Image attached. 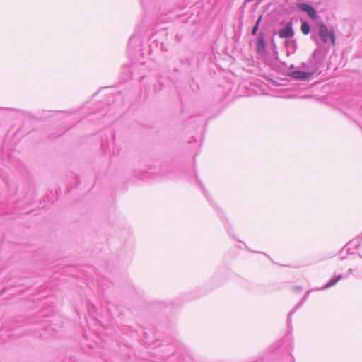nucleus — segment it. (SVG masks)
<instances>
[{"mask_svg":"<svg viewBox=\"0 0 362 362\" xmlns=\"http://www.w3.org/2000/svg\"><path fill=\"white\" fill-rule=\"evenodd\" d=\"M322 66L323 62L320 52L317 49H315L308 62L301 63L300 68L305 70L308 73H312L313 76Z\"/></svg>","mask_w":362,"mask_h":362,"instance_id":"nucleus-1","label":"nucleus"},{"mask_svg":"<svg viewBox=\"0 0 362 362\" xmlns=\"http://www.w3.org/2000/svg\"><path fill=\"white\" fill-rule=\"evenodd\" d=\"M319 27L318 30V36L320 38L321 41L326 44L329 40L331 41L332 45L335 43V35L334 31L331 29L329 30L327 26L323 23H320L317 24Z\"/></svg>","mask_w":362,"mask_h":362,"instance_id":"nucleus-2","label":"nucleus"},{"mask_svg":"<svg viewBox=\"0 0 362 362\" xmlns=\"http://www.w3.org/2000/svg\"><path fill=\"white\" fill-rule=\"evenodd\" d=\"M296 6L301 11L305 12L311 19H317V13L313 6L306 3L298 2Z\"/></svg>","mask_w":362,"mask_h":362,"instance_id":"nucleus-3","label":"nucleus"},{"mask_svg":"<svg viewBox=\"0 0 362 362\" xmlns=\"http://www.w3.org/2000/svg\"><path fill=\"white\" fill-rule=\"evenodd\" d=\"M288 76L294 80L306 81L312 78V73L302 70H296L288 73Z\"/></svg>","mask_w":362,"mask_h":362,"instance_id":"nucleus-4","label":"nucleus"},{"mask_svg":"<svg viewBox=\"0 0 362 362\" xmlns=\"http://www.w3.org/2000/svg\"><path fill=\"white\" fill-rule=\"evenodd\" d=\"M278 35L280 38L287 39L293 37L294 30L293 29V24L291 22H288L286 23V26L280 29L278 31Z\"/></svg>","mask_w":362,"mask_h":362,"instance_id":"nucleus-5","label":"nucleus"},{"mask_svg":"<svg viewBox=\"0 0 362 362\" xmlns=\"http://www.w3.org/2000/svg\"><path fill=\"white\" fill-rule=\"evenodd\" d=\"M266 42L263 33H260L258 35L257 42V52L259 54H263L265 52Z\"/></svg>","mask_w":362,"mask_h":362,"instance_id":"nucleus-6","label":"nucleus"},{"mask_svg":"<svg viewBox=\"0 0 362 362\" xmlns=\"http://www.w3.org/2000/svg\"><path fill=\"white\" fill-rule=\"evenodd\" d=\"M7 291H11L9 295H16V294L19 293L21 291L17 290L14 286L11 285L9 286H6L4 288H3L1 290V291L0 292V296H4V298H8V296H5V293Z\"/></svg>","mask_w":362,"mask_h":362,"instance_id":"nucleus-7","label":"nucleus"},{"mask_svg":"<svg viewBox=\"0 0 362 362\" xmlns=\"http://www.w3.org/2000/svg\"><path fill=\"white\" fill-rule=\"evenodd\" d=\"M344 277H347V276H344ZM344 278V276L342 275H338L337 276H334L332 278L329 282H327L322 288V289H327L333 286H334L339 281L342 279Z\"/></svg>","mask_w":362,"mask_h":362,"instance_id":"nucleus-8","label":"nucleus"},{"mask_svg":"<svg viewBox=\"0 0 362 362\" xmlns=\"http://www.w3.org/2000/svg\"><path fill=\"white\" fill-rule=\"evenodd\" d=\"M303 302L300 300L297 305H296L289 312L287 317V323L288 327H290L291 324V315L296 312V310L300 308L302 305Z\"/></svg>","mask_w":362,"mask_h":362,"instance_id":"nucleus-9","label":"nucleus"},{"mask_svg":"<svg viewBox=\"0 0 362 362\" xmlns=\"http://www.w3.org/2000/svg\"><path fill=\"white\" fill-rule=\"evenodd\" d=\"M303 302L300 300L297 305H296L289 312L287 317V323L288 327H290L291 324V315L296 312V310L300 308L302 305Z\"/></svg>","mask_w":362,"mask_h":362,"instance_id":"nucleus-10","label":"nucleus"},{"mask_svg":"<svg viewBox=\"0 0 362 362\" xmlns=\"http://www.w3.org/2000/svg\"><path fill=\"white\" fill-rule=\"evenodd\" d=\"M301 31L304 35H308L310 31V25L307 21H303L300 27Z\"/></svg>","mask_w":362,"mask_h":362,"instance_id":"nucleus-11","label":"nucleus"},{"mask_svg":"<svg viewBox=\"0 0 362 362\" xmlns=\"http://www.w3.org/2000/svg\"><path fill=\"white\" fill-rule=\"evenodd\" d=\"M136 43H139V39L136 36L133 35L129 40L128 46L129 47L132 46L134 48Z\"/></svg>","mask_w":362,"mask_h":362,"instance_id":"nucleus-12","label":"nucleus"},{"mask_svg":"<svg viewBox=\"0 0 362 362\" xmlns=\"http://www.w3.org/2000/svg\"><path fill=\"white\" fill-rule=\"evenodd\" d=\"M261 21H262V16H260L259 17V18L257 20L255 25L253 26V28L252 29L251 34L252 35H255L257 34V32L259 29V23H260Z\"/></svg>","mask_w":362,"mask_h":362,"instance_id":"nucleus-13","label":"nucleus"},{"mask_svg":"<svg viewBox=\"0 0 362 362\" xmlns=\"http://www.w3.org/2000/svg\"><path fill=\"white\" fill-rule=\"evenodd\" d=\"M317 35H318V34H317H317H315L313 32V33H312V34H311V39H312L314 42H315L316 43H317V42H318V37H317Z\"/></svg>","mask_w":362,"mask_h":362,"instance_id":"nucleus-14","label":"nucleus"},{"mask_svg":"<svg viewBox=\"0 0 362 362\" xmlns=\"http://www.w3.org/2000/svg\"><path fill=\"white\" fill-rule=\"evenodd\" d=\"M101 148H103V150L104 151H107V149L108 148V145H107V143H105V142H104V141H103V142L101 143Z\"/></svg>","mask_w":362,"mask_h":362,"instance_id":"nucleus-15","label":"nucleus"},{"mask_svg":"<svg viewBox=\"0 0 362 362\" xmlns=\"http://www.w3.org/2000/svg\"><path fill=\"white\" fill-rule=\"evenodd\" d=\"M199 184H200V185H201V187H202V190H203V192H204V194H205L206 197V198H208V194H207V192H206V189H205V188H204V187L203 184H202L199 180Z\"/></svg>","mask_w":362,"mask_h":362,"instance_id":"nucleus-16","label":"nucleus"},{"mask_svg":"<svg viewBox=\"0 0 362 362\" xmlns=\"http://www.w3.org/2000/svg\"><path fill=\"white\" fill-rule=\"evenodd\" d=\"M291 45L296 47V41L295 40H291L290 42Z\"/></svg>","mask_w":362,"mask_h":362,"instance_id":"nucleus-17","label":"nucleus"},{"mask_svg":"<svg viewBox=\"0 0 362 362\" xmlns=\"http://www.w3.org/2000/svg\"><path fill=\"white\" fill-rule=\"evenodd\" d=\"M308 293H309V292L308 291V292L305 294V296H303V298H302V300H301V301H302V302H303V301H305V299L307 298V297H308Z\"/></svg>","mask_w":362,"mask_h":362,"instance_id":"nucleus-18","label":"nucleus"},{"mask_svg":"<svg viewBox=\"0 0 362 362\" xmlns=\"http://www.w3.org/2000/svg\"><path fill=\"white\" fill-rule=\"evenodd\" d=\"M362 241V234H361V240L358 242L357 245L355 246L356 248H358L360 245H361V242Z\"/></svg>","mask_w":362,"mask_h":362,"instance_id":"nucleus-19","label":"nucleus"},{"mask_svg":"<svg viewBox=\"0 0 362 362\" xmlns=\"http://www.w3.org/2000/svg\"><path fill=\"white\" fill-rule=\"evenodd\" d=\"M295 289L297 291H300L302 290V288L299 286H297L295 288Z\"/></svg>","mask_w":362,"mask_h":362,"instance_id":"nucleus-20","label":"nucleus"},{"mask_svg":"<svg viewBox=\"0 0 362 362\" xmlns=\"http://www.w3.org/2000/svg\"><path fill=\"white\" fill-rule=\"evenodd\" d=\"M111 136H112V141H114L115 139V134H111Z\"/></svg>","mask_w":362,"mask_h":362,"instance_id":"nucleus-21","label":"nucleus"},{"mask_svg":"<svg viewBox=\"0 0 362 362\" xmlns=\"http://www.w3.org/2000/svg\"><path fill=\"white\" fill-rule=\"evenodd\" d=\"M354 240H351L349 243H348V244H347L346 245H351V244H353V243H354Z\"/></svg>","mask_w":362,"mask_h":362,"instance_id":"nucleus-22","label":"nucleus"},{"mask_svg":"<svg viewBox=\"0 0 362 362\" xmlns=\"http://www.w3.org/2000/svg\"><path fill=\"white\" fill-rule=\"evenodd\" d=\"M352 272H353V269H349V274H351V273H352Z\"/></svg>","mask_w":362,"mask_h":362,"instance_id":"nucleus-23","label":"nucleus"},{"mask_svg":"<svg viewBox=\"0 0 362 362\" xmlns=\"http://www.w3.org/2000/svg\"><path fill=\"white\" fill-rule=\"evenodd\" d=\"M294 68V66L293 65H291V69H293Z\"/></svg>","mask_w":362,"mask_h":362,"instance_id":"nucleus-24","label":"nucleus"},{"mask_svg":"<svg viewBox=\"0 0 362 362\" xmlns=\"http://www.w3.org/2000/svg\"><path fill=\"white\" fill-rule=\"evenodd\" d=\"M359 257H360L361 258H362V255H361V254H359Z\"/></svg>","mask_w":362,"mask_h":362,"instance_id":"nucleus-25","label":"nucleus"}]
</instances>
